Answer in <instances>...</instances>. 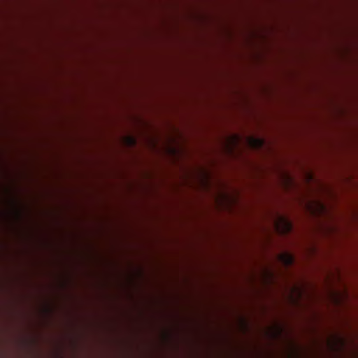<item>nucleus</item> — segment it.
<instances>
[{"label":"nucleus","mask_w":358,"mask_h":358,"mask_svg":"<svg viewBox=\"0 0 358 358\" xmlns=\"http://www.w3.org/2000/svg\"><path fill=\"white\" fill-rule=\"evenodd\" d=\"M128 141L131 145H135L136 143V140L132 137L128 138Z\"/></svg>","instance_id":"obj_4"},{"label":"nucleus","mask_w":358,"mask_h":358,"mask_svg":"<svg viewBox=\"0 0 358 358\" xmlns=\"http://www.w3.org/2000/svg\"><path fill=\"white\" fill-rule=\"evenodd\" d=\"M275 227L278 231L282 234L290 233L292 230V223L286 218L279 217L278 221L275 223Z\"/></svg>","instance_id":"obj_1"},{"label":"nucleus","mask_w":358,"mask_h":358,"mask_svg":"<svg viewBox=\"0 0 358 358\" xmlns=\"http://www.w3.org/2000/svg\"><path fill=\"white\" fill-rule=\"evenodd\" d=\"M252 141L257 147H262L264 144V141L262 139H252Z\"/></svg>","instance_id":"obj_3"},{"label":"nucleus","mask_w":358,"mask_h":358,"mask_svg":"<svg viewBox=\"0 0 358 358\" xmlns=\"http://www.w3.org/2000/svg\"><path fill=\"white\" fill-rule=\"evenodd\" d=\"M279 260L285 266H292L294 262V257L288 252H284L279 255Z\"/></svg>","instance_id":"obj_2"}]
</instances>
